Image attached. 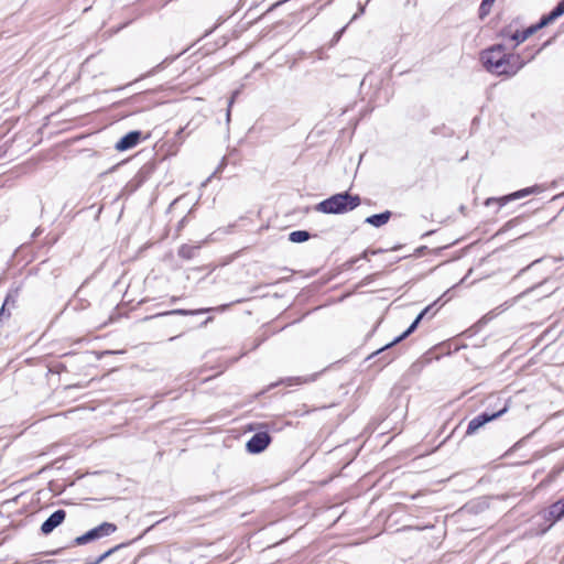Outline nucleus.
<instances>
[{"mask_svg": "<svg viewBox=\"0 0 564 564\" xmlns=\"http://www.w3.org/2000/svg\"><path fill=\"white\" fill-rule=\"evenodd\" d=\"M484 67L498 76H513L524 65L522 58L517 54L506 53L501 44L494 45L481 52Z\"/></svg>", "mask_w": 564, "mask_h": 564, "instance_id": "obj_1", "label": "nucleus"}, {"mask_svg": "<svg viewBox=\"0 0 564 564\" xmlns=\"http://www.w3.org/2000/svg\"><path fill=\"white\" fill-rule=\"evenodd\" d=\"M360 202L358 195H351L345 192L322 200L316 205L315 209L323 214H345L358 207Z\"/></svg>", "mask_w": 564, "mask_h": 564, "instance_id": "obj_2", "label": "nucleus"}, {"mask_svg": "<svg viewBox=\"0 0 564 564\" xmlns=\"http://www.w3.org/2000/svg\"><path fill=\"white\" fill-rule=\"evenodd\" d=\"M116 530H117V525L116 524L110 523V522H102L101 524H99L98 527L89 530L85 534H83L80 536H77L73 541V545H84V544H87V543H89L91 541L101 539L104 536H108V535L112 534L113 532H116Z\"/></svg>", "mask_w": 564, "mask_h": 564, "instance_id": "obj_3", "label": "nucleus"}, {"mask_svg": "<svg viewBox=\"0 0 564 564\" xmlns=\"http://www.w3.org/2000/svg\"><path fill=\"white\" fill-rule=\"evenodd\" d=\"M505 412H507V408L506 406L503 409L497 411V412H492V413L482 412V413L476 415L474 419H471L469 421L467 430H466V434L467 435L475 434L486 423H488V422L499 417Z\"/></svg>", "mask_w": 564, "mask_h": 564, "instance_id": "obj_4", "label": "nucleus"}, {"mask_svg": "<svg viewBox=\"0 0 564 564\" xmlns=\"http://www.w3.org/2000/svg\"><path fill=\"white\" fill-rule=\"evenodd\" d=\"M271 442V436L267 432H258L247 442V451L252 454L263 452Z\"/></svg>", "mask_w": 564, "mask_h": 564, "instance_id": "obj_5", "label": "nucleus"}, {"mask_svg": "<svg viewBox=\"0 0 564 564\" xmlns=\"http://www.w3.org/2000/svg\"><path fill=\"white\" fill-rule=\"evenodd\" d=\"M430 307H426L425 310H423L417 316L416 318L413 321V323L409 326V328L406 330H404L400 336L395 337L391 343L387 344L384 347L378 349L375 355H378V354H381L383 352L384 350L391 348L392 346H394L395 344L402 341L403 339H405L408 336H410L417 327L419 323L421 322V319L423 318V316L429 312Z\"/></svg>", "mask_w": 564, "mask_h": 564, "instance_id": "obj_6", "label": "nucleus"}, {"mask_svg": "<svg viewBox=\"0 0 564 564\" xmlns=\"http://www.w3.org/2000/svg\"><path fill=\"white\" fill-rule=\"evenodd\" d=\"M66 518V512L63 509L54 511L41 525V532L45 535L53 532Z\"/></svg>", "mask_w": 564, "mask_h": 564, "instance_id": "obj_7", "label": "nucleus"}, {"mask_svg": "<svg viewBox=\"0 0 564 564\" xmlns=\"http://www.w3.org/2000/svg\"><path fill=\"white\" fill-rule=\"evenodd\" d=\"M18 291L10 292L0 308V326L11 317L12 310L17 307Z\"/></svg>", "mask_w": 564, "mask_h": 564, "instance_id": "obj_8", "label": "nucleus"}, {"mask_svg": "<svg viewBox=\"0 0 564 564\" xmlns=\"http://www.w3.org/2000/svg\"><path fill=\"white\" fill-rule=\"evenodd\" d=\"M141 140L140 131H130L126 135H123L117 143L116 150L126 151L135 147Z\"/></svg>", "mask_w": 564, "mask_h": 564, "instance_id": "obj_9", "label": "nucleus"}, {"mask_svg": "<svg viewBox=\"0 0 564 564\" xmlns=\"http://www.w3.org/2000/svg\"><path fill=\"white\" fill-rule=\"evenodd\" d=\"M564 518V498L552 503L545 514L546 520H551L552 523Z\"/></svg>", "mask_w": 564, "mask_h": 564, "instance_id": "obj_10", "label": "nucleus"}, {"mask_svg": "<svg viewBox=\"0 0 564 564\" xmlns=\"http://www.w3.org/2000/svg\"><path fill=\"white\" fill-rule=\"evenodd\" d=\"M564 14V0L557 3V6L547 14L542 17L540 22L538 23V28H543L549 23L553 22L557 18Z\"/></svg>", "mask_w": 564, "mask_h": 564, "instance_id": "obj_11", "label": "nucleus"}, {"mask_svg": "<svg viewBox=\"0 0 564 564\" xmlns=\"http://www.w3.org/2000/svg\"><path fill=\"white\" fill-rule=\"evenodd\" d=\"M564 14V0L557 3V6L547 14L542 17L540 22L538 23V28H543L549 23L553 22L557 18Z\"/></svg>", "mask_w": 564, "mask_h": 564, "instance_id": "obj_12", "label": "nucleus"}, {"mask_svg": "<svg viewBox=\"0 0 564 564\" xmlns=\"http://www.w3.org/2000/svg\"><path fill=\"white\" fill-rule=\"evenodd\" d=\"M564 14V0L557 3V6L547 14L542 17L540 22L538 23V28H543L549 23L553 22L557 18Z\"/></svg>", "mask_w": 564, "mask_h": 564, "instance_id": "obj_13", "label": "nucleus"}, {"mask_svg": "<svg viewBox=\"0 0 564 564\" xmlns=\"http://www.w3.org/2000/svg\"><path fill=\"white\" fill-rule=\"evenodd\" d=\"M391 212L387 210L381 214H375L366 218V223L373 227H381L389 221Z\"/></svg>", "mask_w": 564, "mask_h": 564, "instance_id": "obj_14", "label": "nucleus"}, {"mask_svg": "<svg viewBox=\"0 0 564 564\" xmlns=\"http://www.w3.org/2000/svg\"><path fill=\"white\" fill-rule=\"evenodd\" d=\"M154 170V165L152 163L144 164L135 174L133 181L137 183V186L141 185L145 182L149 176L152 174Z\"/></svg>", "mask_w": 564, "mask_h": 564, "instance_id": "obj_15", "label": "nucleus"}, {"mask_svg": "<svg viewBox=\"0 0 564 564\" xmlns=\"http://www.w3.org/2000/svg\"><path fill=\"white\" fill-rule=\"evenodd\" d=\"M199 248H200V246H198V245L193 246V245L184 243L178 248L177 254L182 259L191 260L196 256Z\"/></svg>", "mask_w": 564, "mask_h": 564, "instance_id": "obj_16", "label": "nucleus"}, {"mask_svg": "<svg viewBox=\"0 0 564 564\" xmlns=\"http://www.w3.org/2000/svg\"><path fill=\"white\" fill-rule=\"evenodd\" d=\"M538 191V187L534 186V187H527L524 189H521V191H518L513 194H510L508 196H505L502 198H500L501 203L505 204L509 200H513V199H518V198H521V197H524L529 194H532V193H535Z\"/></svg>", "mask_w": 564, "mask_h": 564, "instance_id": "obj_17", "label": "nucleus"}, {"mask_svg": "<svg viewBox=\"0 0 564 564\" xmlns=\"http://www.w3.org/2000/svg\"><path fill=\"white\" fill-rule=\"evenodd\" d=\"M212 311V308H200V310H195V311H189V310H183V308H177V310H173V311H170V312H164V313H161V314H158V316H165V315H196V314H202V313H206V312H209Z\"/></svg>", "mask_w": 564, "mask_h": 564, "instance_id": "obj_18", "label": "nucleus"}, {"mask_svg": "<svg viewBox=\"0 0 564 564\" xmlns=\"http://www.w3.org/2000/svg\"><path fill=\"white\" fill-rule=\"evenodd\" d=\"M310 237H311V235L306 230H295L289 235V240L291 242L300 243V242L307 241L310 239Z\"/></svg>", "mask_w": 564, "mask_h": 564, "instance_id": "obj_19", "label": "nucleus"}, {"mask_svg": "<svg viewBox=\"0 0 564 564\" xmlns=\"http://www.w3.org/2000/svg\"><path fill=\"white\" fill-rule=\"evenodd\" d=\"M540 28H538V24L534 25V26H531L529 29H527L525 31L523 32H516L513 35H512V40L517 42V44L519 43H522L524 42L531 34H533L536 30H539Z\"/></svg>", "mask_w": 564, "mask_h": 564, "instance_id": "obj_20", "label": "nucleus"}, {"mask_svg": "<svg viewBox=\"0 0 564 564\" xmlns=\"http://www.w3.org/2000/svg\"><path fill=\"white\" fill-rule=\"evenodd\" d=\"M316 378H317V375L315 373V375H311L307 377L288 378L286 381H288V384H292L293 382L296 384H303V383L313 382L316 380Z\"/></svg>", "mask_w": 564, "mask_h": 564, "instance_id": "obj_21", "label": "nucleus"}, {"mask_svg": "<svg viewBox=\"0 0 564 564\" xmlns=\"http://www.w3.org/2000/svg\"><path fill=\"white\" fill-rule=\"evenodd\" d=\"M124 544H119V545H116L115 547L112 549H109L108 551H106L105 553H102L100 556H98L94 562L96 564H100L102 561H105L107 557H109L111 554H113L117 550H119L120 547H122Z\"/></svg>", "mask_w": 564, "mask_h": 564, "instance_id": "obj_22", "label": "nucleus"}, {"mask_svg": "<svg viewBox=\"0 0 564 564\" xmlns=\"http://www.w3.org/2000/svg\"><path fill=\"white\" fill-rule=\"evenodd\" d=\"M491 6L492 4H486L485 1L482 0V2L480 3V7H479V18L480 19H484L486 15L489 14Z\"/></svg>", "mask_w": 564, "mask_h": 564, "instance_id": "obj_23", "label": "nucleus"}, {"mask_svg": "<svg viewBox=\"0 0 564 564\" xmlns=\"http://www.w3.org/2000/svg\"><path fill=\"white\" fill-rule=\"evenodd\" d=\"M368 254H369L368 250L364 251L361 254V259L368 260Z\"/></svg>", "mask_w": 564, "mask_h": 564, "instance_id": "obj_24", "label": "nucleus"}, {"mask_svg": "<svg viewBox=\"0 0 564 564\" xmlns=\"http://www.w3.org/2000/svg\"><path fill=\"white\" fill-rule=\"evenodd\" d=\"M224 165H225V159L221 160L220 166L215 171L214 174H216Z\"/></svg>", "mask_w": 564, "mask_h": 564, "instance_id": "obj_25", "label": "nucleus"}, {"mask_svg": "<svg viewBox=\"0 0 564 564\" xmlns=\"http://www.w3.org/2000/svg\"><path fill=\"white\" fill-rule=\"evenodd\" d=\"M486 4H494L496 0H484Z\"/></svg>", "mask_w": 564, "mask_h": 564, "instance_id": "obj_26", "label": "nucleus"}, {"mask_svg": "<svg viewBox=\"0 0 564 564\" xmlns=\"http://www.w3.org/2000/svg\"><path fill=\"white\" fill-rule=\"evenodd\" d=\"M358 11H359V14H362L365 11L364 7L358 8Z\"/></svg>", "mask_w": 564, "mask_h": 564, "instance_id": "obj_27", "label": "nucleus"}, {"mask_svg": "<svg viewBox=\"0 0 564 564\" xmlns=\"http://www.w3.org/2000/svg\"><path fill=\"white\" fill-rule=\"evenodd\" d=\"M380 251H381V250H372V251H371V254H376V253H378V252H380Z\"/></svg>", "mask_w": 564, "mask_h": 564, "instance_id": "obj_28", "label": "nucleus"}, {"mask_svg": "<svg viewBox=\"0 0 564 564\" xmlns=\"http://www.w3.org/2000/svg\"><path fill=\"white\" fill-rule=\"evenodd\" d=\"M393 356L387 359V364H389L391 360H393Z\"/></svg>", "mask_w": 564, "mask_h": 564, "instance_id": "obj_29", "label": "nucleus"}, {"mask_svg": "<svg viewBox=\"0 0 564 564\" xmlns=\"http://www.w3.org/2000/svg\"><path fill=\"white\" fill-rule=\"evenodd\" d=\"M234 104V97L229 100V107Z\"/></svg>", "mask_w": 564, "mask_h": 564, "instance_id": "obj_30", "label": "nucleus"}, {"mask_svg": "<svg viewBox=\"0 0 564 564\" xmlns=\"http://www.w3.org/2000/svg\"><path fill=\"white\" fill-rule=\"evenodd\" d=\"M87 564H96V563H95V562L93 561V562H90V563H87Z\"/></svg>", "mask_w": 564, "mask_h": 564, "instance_id": "obj_31", "label": "nucleus"}]
</instances>
